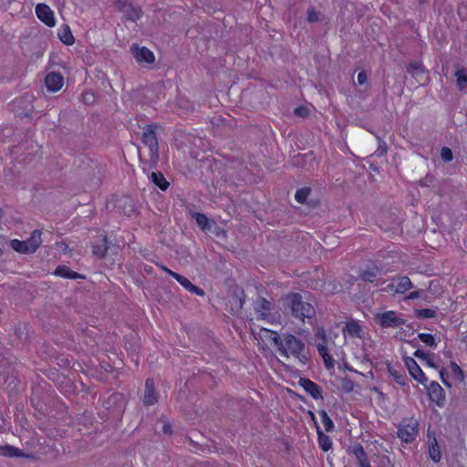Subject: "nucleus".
I'll use <instances>...</instances> for the list:
<instances>
[{"mask_svg": "<svg viewBox=\"0 0 467 467\" xmlns=\"http://www.w3.org/2000/svg\"><path fill=\"white\" fill-rule=\"evenodd\" d=\"M367 81H368L367 73L365 71H360L358 74V83L359 85H364L365 83H367Z\"/></svg>", "mask_w": 467, "mask_h": 467, "instance_id": "nucleus-47", "label": "nucleus"}, {"mask_svg": "<svg viewBox=\"0 0 467 467\" xmlns=\"http://www.w3.org/2000/svg\"><path fill=\"white\" fill-rule=\"evenodd\" d=\"M450 368H451V373L456 377V379L459 381H462L464 379V377H465L464 372L462 369V368L455 361L450 362Z\"/></svg>", "mask_w": 467, "mask_h": 467, "instance_id": "nucleus-38", "label": "nucleus"}, {"mask_svg": "<svg viewBox=\"0 0 467 467\" xmlns=\"http://www.w3.org/2000/svg\"><path fill=\"white\" fill-rule=\"evenodd\" d=\"M456 85L460 91L467 88V71L464 67H457L455 71Z\"/></svg>", "mask_w": 467, "mask_h": 467, "instance_id": "nucleus-29", "label": "nucleus"}, {"mask_svg": "<svg viewBox=\"0 0 467 467\" xmlns=\"http://www.w3.org/2000/svg\"><path fill=\"white\" fill-rule=\"evenodd\" d=\"M419 434V422L414 418L403 419L398 427V437L405 443L416 441Z\"/></svg>", "mask_w": 467, "mask_h": 467, "instance_id": "nucleus-5", "label": "nucleus"}, {"mask_svg": "<svg viewBox=\"0 0 467 467\" xmlns=\"http://www.w3.org/2000/svg\"><path fill=\"white\" fill-rule=\"evenodd\" d=\"M317 443H318V446L319 448L323 451H328L331 448H332V440L331 438L325 434L319 427H317Z\"/></svg>", "mask_w": 467, "mask_h": 467, "instance_id": "nucleus-28", "label": "nucleus"}, {"mask_svg": "<svg viewBox=\"0 0 467 467\" xmlns=\"http://www.w3.org/2000/svg\"><path fill=\"white\" fill-rule=\"evenodd\" d=\"M0 455L5 457H20L22 451L11 445H0Z\"/></svg>", "mask_w": 467, "mask_h": 467, "instance_id": "nucleus-32", "label": "nucleus"}, {"mask_svg": "<svg viewBox=\"0 0 467 467\" xmlns=\"http://www.w3.org/2000/svg\"><path fill=\"white\" fill-rule=\"evenodd\" d=\"M380 275H381V270L375 264L367 265L365 268L361 269L359 272L360 279L365 282H368V283L376 282Z\"/></svg>", "mask_w": 467, "mask_h": 467, "instance_id": "nucleus-18", "label": "nucleus"}, {"mask_svg": "<svg viewBox=\"0 0 467 467\" xmlns=\"http://www.w3.org/2000/svg\"><path fill=\"white\" fill-rule=\"evenodd\" d=\"M41 235L42 233L40 230H34L31 236L24 240L27 254H33L39 248L42 244Z\"/></svg>", "mask_w": 467, "mask_h": 467, "instance_id": "nucleus-22", "label": "nucleus"}, {"mask_svg": "<svg viewBox=\"0 0 467 467\" xmlns=\"http://www.w3.org/2000/svg\"><path fill=\"white\" fill-rule=\"evenodd\" d=\"M427 394L429 400L438 405L439 407H442L445 403V390L437 382L432 381L427 388Z\"/></svg>", "mask_w": 467, "mask_h": 467, "instance_id": "nucleus-11", "label": "nucleus"}, {"mask_svg": "<svg viewBox=\"0 0 467 467\" xmlns=\"http://www.w3.org/2000/svg\"><path fill=\"white\" fill-rule=\"evenodd\" d=\"M276 348L282 357H292L302 363L307 360L305 343L294 335L287 334L280 338Z\"/></svg>", "mask_w": 467, "mask_h": 467, "instance_id": "nucleus-1", "label": "nucleus"}, {"mask_svg": "<svg viewBox=\"0 0 467 467\" xmlns=\"http://www.w3.org/2000/svg\"><path fill=\"white\" fill-rule=\"evenodd\" d=\"M298 384L314 400H323L322 389L316 382L307 378H300Z\"/></svg>", "mask_w": 467, "mask_h": 467, "instance_id": "nucleus-14", "label": "nucleus"}, {"mask_svg": "<svg viewBox=\"0 0 467 467\" xmlns=\"http://www.w3.org/2000/svg\"><path fill=\"white\" fill-rule=\"evenodd\" d=\"M2 216V210L0 209V217Z\"/></svg>", "mask_w": 467, "mask_h": 467, "instance_id": "nucleus-52", "label": "nucleus"}, {"mask_svg": "<svg viewBox=\"0 0 467 467\" xmlns=\"http://www.w3.org/2000/svg\"><path fill=\"white\" fill-rule=\"evenodd\" d=\"M141 140L149 148L150 159L156 161L159 157V144L154 125L150 124L144 128Z\"/></svg>", "mask_w": 467, "mask_h": 467, "instance_id": "nucleus-7", "label": "nucleus"}, {"mask_svg": "<svg viewBox=\"0 0 467 467\" xmlns=\"http://www.w3.org/2000/svg\"><path fill=\"white\" fill-rule=\"evenodd\" d=\"M441 157L446 162L452 161L453 154L451 150L448 147H442L441 150Z\"/></svg>", "mask_w": 467, "mask_h": 467, "instance_id": "nucleus-42", "label": "nucleus"}, {"mask_svg": "<svg viewBox=\"0 0 467 467\" xmlns=\"http://www.w3.org/2000/svg\"><path fill=\"white\" fill-rule=\"evenodd\" d=\"M285 305L288 306L291 315L304 322L306 319H314L316 317L315 307L308 302H305L298 293H289L285 297Z\"/></svg>", "mask_w": 467, "mask_h": 467, "instance_id": "nucleus-2", "label": "nucleus"}, {"mask_svg": "<svg viewBox=\"0 0 467 467\" xmlns=\"http://www.w3.org/2000/svg\"><path fill=\"white\" fill-rule=\"evenodd\" d=\"M157 402V394L155 391V383L153 379H147L145 382V394L143 403L146 406L153 405Z\"/></svg>", "mask_w": 467, "mask_h": 467, "instance_id": "nucleus-19", "label": "nucleus"}, {"mask_svg": "<svg viewBox=\"0 0 467 467\" xmlns=\"http://www.w3.org/2000/svg\"><path fill=\"white\" fill-rule=\"evenodd\" d=\"M412 286L413 284L410 279L408 276L403 275L393 278L391 283L388 285L387 290L397 294H403L412 288Z\"/></svg>", "mask_w": 467, "mask_h": 467, "instance_id": "nucleus-13", "label": "nucleus"}, {"mask_svg": "<svg viewBox=\"0 0 467 467\" xmlns=\"http://www.w3.org/2000/svg\"><path fill=\"white\" fill-rule=\"evenodd\" d=\"M320 418H321V421H322V424H323L326 431H327V432L332 431V430L334 428V422L325 410H322L320 412Z\"/></svg>", "mask_w": 467, "mask_h": 467, "instance_id": "nucleus-35", "label": "nucleus"}, {"mask_svg": "<svg viewBox=\"0 0 467 467\" xmlns=\"http://www.w3.org/2000/svg\"><path fill=\"white\" fill-rule=\"evenodd\" d=\"M192 217L194 218L196 223L202 231H207L211 229V223L208 217L202 213H195Z\"/></svg>", "mask_w": 467, "mask_h": 467, "instance_id": "nucleus-33", "label": "nucleus"}, {"mask_svg": "<svg viewBox=\"0 0 467 467\" xmlns=\"http://www.w3.org/2000/svg\"><path fill=\"white\" fill-rule=\"evenodd\" d=\"M83 101L86 104H90L94 101V94L91 92H84L82 94Z\"/></svg>", "mask_w": 467, "mask_h": 467, "instance_id": "nucleus-45", "label": "nucleus"}, {"mask_svg": "<svg viewBox=\"0 0 467 467\" xmlns=\"http://www.w3.org/2000/svg\"><path fill=\"white\" fill-rule=\"evenodd\" d=\"M150 181L152 183H154L157 187H159L161 191H166L169 186L170 182L166 180L164 175L161 172H151L150 174Z\"/></svg>", "mask_w": 467, "mask_h": 467, "instance_id": "nucleus-30", "label": "nucleus"}, {"mask_svg": "<svg viewBox=\"0 0 467 467\" xmlns=\"http://www.w3.org/2000/svg\"><path fill=\"white\" fill-rule=\"evenodd\" d=\"M41 235L42 233L40 230H34L31 236L24 240L27 254H33L39 248L42 244Z\"/></svg>", "mask_w": 467, "mask_h": 467, "instance_id": "nucleus-21", "label": "nucleus"}, {"mask_svg": "<svg viewBox=\"0 0 467 467\" xmlns=\"http://www.w3.org/2000/svg\"><path fill=\"white\" fill-rule=\"evenodd\" d=\"M320 13L316 11L314 8H310L307 11V19L309 22H317L319 20Z\"/></svg>", "mask_w": 467, "mask_h": 467, "instance_id": "nucleus-43", "label": "nucleus"}, {"mask_svg": "<svg viewBox=\"0 0 467 467\" xmlns=\"http://www.w3.org/2000/svg\"><path fill=\"white\" fill-rule=\"evenodd\" d=\"M162 431L166 434L171 435L172 433L171 426L168 423H164L162 426Z\"/></svg>", "mask_w": 467, "mask_h": 467, "instance_id": "nucleus-49", "label": "nucleus"}, {"mask_svg": "<svg viewBox=\"0 0 467 467\" xmlns=\"http://www.w3.org/2000/svg\"><path fill=\"white\" fill-rule=\"evenodd\" d=\"M108 238L103 235L99 243L92 244V251L94 255L99 258H104L108 253Z\"/></svg>", "mask_w": 467, "mask_h": 467, "instance_id": "nucleus-26", "label": "nucleus"}, {"mask_svg": "<svg viewBox=\"0 0 467 467\" xmlns=\"http://www.w3.org/2000/svg\"><path fill=\"white\" fill-rule=\"evenodd\" d=\"M414 357L421 359V360H427V359H430V354L421 350V349H417L414 353H413Z\"/></svg>", "mask_w": 467, "mask_h": 467, "instance_id": "nucleus-44", "label": "nucleus"}, {"mask_svg": "<svg viewBox=\"0 0 467 467\" xmlns=\"http://www.w3.org/2000/svg\"><path fill=\"white\" fill-rule=\"evenodd\" d=\"M41 235L42 233L40 230H34L31 236L24 240L27 254H33L39 248L42 244Z\"/></svg>", "mask_w": 467, "mask_h": 467, "instance_id": "nucleus-20", "label": "nucleus"}, {"mask_svg": "<svg viewBox=\"0 0 467 467\" xmlns=\"http://www.w3.org/2000/svg\"><path fill=\"white\" fill-rule=\"evenodd\" d=\"M258 335L260 339L265 344H273L276 348L281 338L276 331L267 328H261Z\"/></svg>", "mask_w": 467, "mask_h": 467, "instance_id": "nucleus-23", "label": "nucleus"}, {"mask_svg": "<svg viewBox=\"0 0 467 467\" xmlns=\"http://www.w3.org/2000/svg\"><path fill=\"white\" fill-rule=\"evenodd\" d=\"M375 322L383 329L398 328L406 324V319L402 314L394 310H387L382 313H377L374 317Z\"/></svg>", "mask_w": 467, "mask_h": 467, "instance_id": "nucleus-4", "label": "nucleus"}, {"mask_svg": "<svg viewBox=\"0 0 467 467\" xmlns=\"http://www.w3.org/2000/svg\"><path fill=\"white\" fill-rule=\"evenodd\" d=\"M342 333L345 337L350 338H363V329L358 321L351 319L348 321L342 328Z\"/></svg>", "mask_w": 467, "mask_h": 467, "instance_id": "nucleus-16", "label": "nucleus"}, {"mask_svg": "<svg viewBox=\"0 0 467 467\" xmlns=\"http://www.w3.org/2000/svg\"><path fill=\"white\" fill-rule=\"evenodd\" d=\"M254 311L257 318L265 320L272 324L276 322L280 317L275 306L264 297H259L254 302Z\"/></svg>", "mask_w": 467, "mask_h": 467, "instance_id": "nucleus-6", "label": "nucleus"}, {"mask_svg": "<svg viewBox=\"0 0 467 467\" xmlns=\"http://www.w3.org/2000/svg\"><path fill=\"white\" fill-rule=\"evenodd\" d=\"M310 192V189L307 187L297 190L295 194L296 201L299 203H304L309 196Z\"/></svg>", "mask_w": 467, "mask_h": 467, "instance_id": "nucleus-37", "label": "nucleus"}, {"mask_svg": "<svg viewBox=\"0 0 467 467\" xmlns=\"http://www.w3.org/2000/svg\"><path fill=\"white\" fill-rule=\"evenodd\" d=\"M429 456L435 463L441 462V453L435 435L432 436V439H429Z\"/></svg>", "mask_w": 467, "mask_h": 467, "instance_id": "nucleus-25", "label": "nucleus"}, {"mask_svg": "<svg viewBox=\"0 0 467 467\" xmlns=\"http://www.w3.org/2000/svg\"><path fill=\"white\" fill-rule=\"evenodd\" d=\"M314 330L318 354L321 356L325 367L331 369L335 367V360L328 351L326 329L323 327H317Z\"/></svg>", "mask_w": 467, "mask_h": 467, "instance_id": "nucleus-3", "label": "nucleus"}, {"mask_svg": "<svg viewBox=\"0 0 467 467\" xmlns=\"http://www.w3.org/2000/svg\"><path fill=\"white\" fill-rule=\"evenodd\" d=\"M54 274L57 276H60V277H63V278H67V279H79V278H84V276L73 270H71L68 266L67 265H58Z\"/></svg>", "mask_w": 467, "mask_h": 467, "instance_id": "nucleus-24", "label": "nucleus"}, {"mask_svg": "<svg viewBox=\"0 0 467 467\" xmlns=\"http://www.w3.org/2000/svg\"><path fill=\"white\" fill-rule=\"evenodd\" d=\"M45 83L48 91L57 92L62 88L64 78L60 73L50 72L46 76Z\"/></svg>", "mask_w": 467, "mask_h": 467, "instance_id": "nucleus-17", "label": "nucleus"}, {"mask_svg": "<svg viewBox=\"0 0 467 467\" xmlns=\"http://www.w3.org/2000/svg\"><path fill=\"white\" fill-rule=\"evenodd\" d=\"M36 15L47 26L53 27L56 25L54 13L47 5L38 4L36 6Z\"/></svg>", "mask_w": 467, "mask_h": 467, "instance_id": "nucleus-15", "label": "nucleus"}, {"mask_svg": "<svg viewBox=\"0 0 467 467\" xmlns=\"http://www.w3.org/2000/svg\"><path fill=\"white\" fill-rule=\"evenodd\" d=\"M132 55L138 63H153L155 61V56L151 50L146 47H140L137 44H133L130 47Z\"/></svg>", "mask_w": 467, "mask_h": 467, "instance_id": "nucleus-12", "label": "nucleus"}, {"mask_svg": "<svg viewBox=\"0 0 467 467\" xmlns=\"http://www.w3.org/2000/svg\"><path fill=\"white\" fill-rule=\"evenodd\" d=\"M425 361L427 362V364H428L430 367H431V368H435V365H434V363H433L432 358H431V356H430V359H427V360H425Z\"/></svg>", "mask_w": 467, "mask_h": 467, "instance_id": "nucleus-51", "label": "nucleus"}, {"mask_svg": "<svg viewBox=\"0 0 467 467\" xmlns=\"http://www.w3.org/2000/svg\"><path fill=\"white\" fill-rule=\"evenodd\" d=\"M25 244L26 243L24 241H21V240H18V239H13L10 242L11 247L16 252L20 253V254H27Z\"/></svg>", "mask_w": 467, "mask_h": 467, "instance_id": "nucleus-39", "label": "nucleus"}, {"mask_svg": "<svg viewBox=\"0 0 467 467\" xmlns=\"http://www.w3.org/2000/svg\"><path fill=\"white\" fill-rule=\"evenodd\" d=\"M348 453L356 458L358 467H371L370 461L361 443H351L348 449Z\"/></svg>", "mask_w": 467, "mask_h": 467, "instance_id": "nucleus-8", "label": "nucleus"}, {"mask_svg": "<svg viewBox=\"0 0 467 467\" xmlns=\"http://www.w3.org/2000/svg\"><path fill=\"white\" fill-rule=\"evenodd\" d=\"M57 36L61 42L67 46H71L75 42V37L67 25H63L59 29Z\"/></svg>", "mask_w": 467, "mask_h": 467, "instance_id": "nucleus-27", "label": "nucleus"}, {"mask_svg": "<svg viewBox=\"0 0 467 467\" xmlns=\"http://www.w3.org/2000/svg\"><path fill=\"white\" fill-rule=\"evenodd\" d=\"M415 316L418 318H433L436 317V311L431 308L416 309Z\"/></svg>", "mask_w": 467, "mask_h": 467, "instance_id": "nucleus-36", "label": "nucleus"}, {"mask_svg": "<svg viewBox=\"0 0 467 467\" xmlns=\"http://www.w3.org/2000/svg\"><path fill=\"white\" fill-rule=\"evenodd\" d=\"M440 376H441V379L442 381V383L444 385H446L447 387H451V384L448 382L447 380V378H446V373H445V370L444 368H441V371H440Z\"/></svg>", "mask_w": 467, "mask_h": 467, "instance_id": "nucleus-48", "label": "nucleus"}, {"mask_svg": "<svg viewBox=\"0 0 467 467\" xmlns=\"http://www.w3.org/2000/svg\"><path fill=\"white\" fill-rule=\"evenodd\" d=\"M418 338L426 346L436 348L437 342L433 335L429 333H419Z\"/></svg>", "mask_w": 467, "mask_h": 467, "instance_id": "nucleus-34", "label": "nucleus"}, {"mask_svg": "<svg viewBox=\"0 0 467 467\" xmlns=\"http://www.w3.org/2000/svg\"><path fill=\"white\" fill-rule=\"evenodd\" d=\"M141 17V9L132 7L130 12L127 14V18L131 21H137Z\"/></svg>", "mask_w": 467, "mask_h": 467, "instance_id": "nucleus-41", "label": "nucleus"}, {"mask_svg": "<svg viewBox=\"0 0 467 467\" xmlns=\"http://www.w3.org/2000/svg\"><path fill=\"white\" fill-rule=\"evenodd\" d=\"M405 366L410 373V375L419 383L425 384L428 381V378L426 377L423 370L420 368L417 361L411 357H406L404 358Z\"/></svg>", "mask_w": 467, "mask_h": 467, "instance_id": "nucleus-9", "label": "nucleus"}, {"mask_svg": "<svg viewBox=\"0 0 467 467\" xmlns=\"http://www.w3.org/2000/svg\"><path fill=\"white\" fill-rule=\"evenodd\" d=\"M406 69L407 72L414 78L426 73L425 67L421 61L410 62Z\"/></svg>", "mask_w": 467, "mask_h": 467, "instance_id": "nucleus-31", "label": "nucleus"}, {"mask_svg": "<svg viewBox=\"0 0 467 467\" xmlns=\"http://www.w3.org/2000/svg\"><path fill=\"white\" fill-rule=\"evenodd\" d=\"M295 114L304 118L308 115V109L306 107H297L295 109Z\"/></svg>", "mask_w": 467, "mask_h": 467, "instance_id": "nucleus-46", "label": "nucleus"}, {"mask_svg": "<svg viewBox=\"0 0 467 467\" xmlns=\"http://www.w3.org/2000/svg\"><path fill=\"white\" fill-rule=\"evenodd\" d=\"M165 272H167L171 277H173L182 287H184L187 291L195 294L197 296H204V291L193 285L188 278L184 277L183 275L175 273L167 267H162Z\"/></svg>", "mask_w": 467, "mask_h": 467, "instance_id": "nucleus-10", "label": "nucleus"}, {"mask_svg": "<svg viewBox=\"0 0 467 467\" xmlns=\"http://www.w3.org/2000/svg\"><path fill=\"white\" fill-rule=\"evenodd\" d=\"M418 296H419V292L414 291V292H411V293L410 294L409 298H410V299H415V298H417Z\"/></svg>", "mask_w": 467, "mask_h": 467, "instance_id": "nucleus-50", "label": "nucleus"}, {"mask_svg": "<svg viewBox=\"0 0 467 467\" xmlns=\"http://www.w3.org/2000/svg\"><path fill=\"white\" fill-rule=\"evenodd\" d=\"M390 375L393 377L394 380L400 386H405L407 384V378L404 374L400 371L389 369Z\"/></svg>", "mask_w": 467, "mask_h": 467, "instance_id": "nucleus-40", "label": "nucleus"}]
</instances>
